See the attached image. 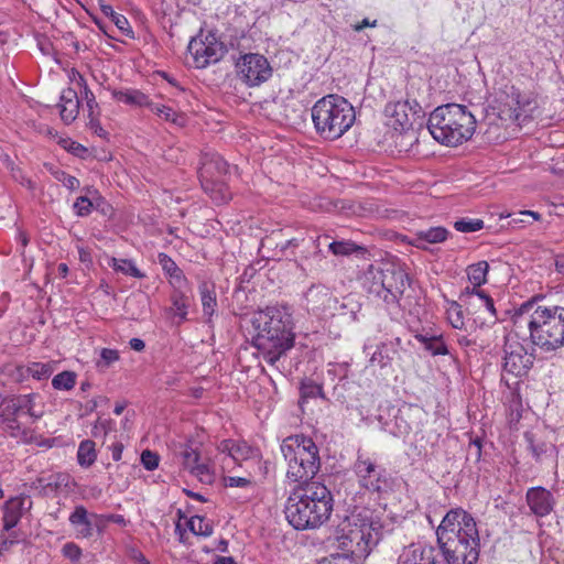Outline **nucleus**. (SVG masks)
Listing matches in <instances>:
<instances>
[{
    "mask_svg": "<svg viewBox=\"0 0 564 564\" xmlns=\"http://www.w3.org/2000/svg\"><path fill=\"white\" fill-rule=\"evenodd\" d=\"M438 552L446 564H475L479 557V533L471 514L449 510L436 530Z\"/></svg>",
    "mask_w": 564,
    "mask_h": 564,
    "instance_id": "nucleus-1",
    "label": "nucleus"
},
{
    "mask_svg": "<svg viewBox=\"0 0 564 564\" xmlns=\"http://www.w3.org/2000/svg\"><path fill=\"white\" fill-rule=\"evenodd\" d=\"M514 318L516 323H527L530 340L541 352L553 355L564 347L563 306H543L528 301L518 308Z\"/></svg>",
    "mask_w": 564,
    "mask_h": 564,
    "instance_id": "nucleus-2",
    "label": "nucleus"
},
{
    "mask_svg": "<svg viewBox=\"0 0 564 564\" xmlns=\"http://www.w3.org/2000/svg\"><path fill=\"white\" fill-rule=\"evenodd\" d=\"M253 325L257 335L254 346L264 360L274 365L294 344L293 317L288 306H270L258 313Z\"/></svg>",
    "mask_w": 564,
    "mask_h": 564,
    "instance_id": "nucleus-3",
    "label": "nucleus"
},
{
    "mask_svg": "<svg viewBox=\"0 0 564 564\" xmlns=\"http://www.w3.org/2000/svg\"><path fill=\"white\" fill-rule=\"evenodd\" d=\"M333 511L330 491L321 482L306 484L293 490L285 503L284 513L296 530L321 527Z\"/></svg>",
    "mask_w": 564,
    "mask_h": 564,
    "instance_id": "nucleus-4",
    "label": "nucleus"
},
{
    "mask_svg": "<svg viewBox=\"0 0 564 564\" xmlns=\"http://www.w3.org/2000/svg\"><path fill=\"white\" fill-rule=\"evenodd\" d=\"M338 546L356 557H366L382 536V524L369 509L354 510L337 525Z\"/></svg>",
    "mask_w": 564,
    "mask_h": 564,
    "instance_id": "nucleus-5",
    "label": "nucleus"
},
{
    "mask_svg": "<svg viewBox=\"0 0 564 564\" xmlns=\"http://www.w3.org/2000/svg\"><path fill=\"white\" fill-rule=\"evenodd\" d=\"M427 129L438 143L457 147L473 137L476 130V119L466 106L447 104L431 112Z\"/></svg>",
    "mask_w": 564,
    "mask_h": 564,
    "instance_id": "nucleus-6",
    "label": "nucleus"
},
{
    "mask_svg": "<svg viewBox=\"0 0 564 564\" xmlns=\"http://www.w3.org/2000/svg\"><path fill=\"white\" fill-rule=\"evenodd\" d=\"M311 115L315 131L325 140H336L344 135L356 119L352 105L339 95H327L318 99Z\"/></svg>",
    "mask_w": 564,
    "mask_h": 564,
    "instance_id": "nucleus-7",
    "label": "nucleus"
},
{
    "mask_svg": "<svg viewBox=\"0 0 564 564\" xmlns=\"http://www.w3.org/2000/svg\"><path fill=\"white\" fill-rule=\"evenodd\" d=\"M280 448L288 464V479L310 484L321 467L319 453L314 441L304 435H291L283 440Z\"/></svg>",
    "mask_w": 564,
    "mask_h": 564,
    "instance_id": "nucleus-8",
    "label": "nucleus"
},
{
    "mask_svg": "<svg viewBox=\"0 0 564 564\" xmlns=\"http://www.w3.org/2000/svg\"><path fill=\"white\" fill-rule=\"evenodd\" d=\"M409 284L408 273L400 265L389 262L371 264L365 274L368 293L387 304L402 306V295Z\"/></svg>",
    "mask_w": 564,
    "mask_h": 564,
    "instance_id": "nucleus-9",
    "label": "nucleus"
},
{
    "mask_svg": "<svg viewBox=\"0 0 564 564\" xmlns=\"http://www.w3.org/2000/svg\"><path fill=\"white\" fill-rule=\"evenodd\" d=\"M354 473L358 485L368 492L377 494L379 498L393 490L394 481L387 469L366 453H357Z\"/></svg>",
    "mask_w": 564,
    "mask_h": 564,
    "instance_id": "nucleus-10",
    "label": "nucleus"
},
{
    "mask_svg": "<svg viewBox=\"0 0 564 564\" xmlns=\"http://www.w3.org/2000/svg\"><path fill=\"white\" fill-rule=\"evenodd\" d=\"M228 169L229 165L219 154L210 151L203 153L198 175L203 188L210 194L214 200L225 202L229 197V194L223 192L221 181Z\"/></svg>",
    "mask_w": 564,
    "mask_h": 564,
    "instance_id": "nucleus-11",
    "label": "nucleus"
},
{
    "mask_svg": "<svg viewBox=\"0 0 564 564\" xmlns=\"http://www.w3.org/2000/svg\"><path fill=\"white\" fill-rule=\"evenodd\" d=\"M237 77L248 87H258L269 80L273 69L268 58L259 53L240 55L235 64Z\"/></svg>",
    "mask_w": 564,
    "mask_h": 564,
    "instance_id": "nucleus-12",
    "label": "nucleus"
},
{
    "mask_svg": "<svg viewBox=\"0 0 564 564\" xmlns=\"http://www.w3.org/2000/svg\"><path fill=\"white\" fill-rule=\"evenodd\" d=\"M389 415L392 416L391 420H384L383 415H378L381 430L395 437H405L419 427L422 409L416 405L404 404L399 409L392 408Z\"/></svg>",
    "mask_w": 564,
    "mask_h": 564,
    "instance_id": "nucleus-13",
    "label": "nucleus"
},
{
    "mask_svg": "<svg viewBox=\"0 0 564 564\" xmlns=\"http://www.w3.org/2000/svg\"><path fill=\"white\" fill-rule=\"evenodd\" d=\"M503 372L514 378L525 376L533 366L534 355L529 354L522 343L514 337H507L503 347Z\"/></svg>",
    "mask_w": 564,
    "mask_h": 564,
    "instance_id": "nucleus-14",
    "label": "nucleus"
},
{
    "mask_svg": "<svg viewBox=\"0 0 564 564\" xmlns=\"http://www.w3.org/2000/svg\"><path fill=\"white\" fill-rule=\"evenodd\" d=\"M422 107L415 100H399L387 104L384 115L387 126L400 133H406L412 129L413 121L420 117Z\"/></svg>",
    "mask_w": 564,
    "mask_h": 564,
    "instance_id": "nucleus-15",
    "label": "nucleus"
},
{
    "mask_svg": "<svg viewBox=\"0 0 564 564\" xmlns=\"http://www.w3.org/2000/svg\"><path fill=\"white\" fill-rule=\"evenodd\" d=\"M188 52L197 68H205L217 63L225 53L223 43L218 42L212 34L205 39H192L188 44Z\"/></svg>",
    "mask_w": 564,
    "mask_h": 564,
    "instance_id": "nucleus-16",
    "label": "nucleus"
},
{
    "mask_svg": "<svg viewBox=\"0 0 564 564\" xmlns=\"http://www.w3.org/2000/svg\"><path fill=\"white\" fill-rule=\"evenodd\" d=\"M508 109H501L500 116L505 120L522 123L531 118V113L535 108V102L528 96L521 94L512 87L508 101Z\"/></svg>",
    "mask_w": 564,
    "mask_h": 564,
    "instance_id": "nucleus-17",
    "label": "nucleus"
},
{
    "mask_svg": "<svg viewBox=\"0 0 564 564\" xmlns=\"http://www.w3.org/2000/svg\"><path fill=\"white\" fill-rule=\"evenodd\" d=\"M217 449L219 453L227 455L238 466H241L243 462L260 457L259 449L242 440H223L218 444Z\"/></svg>",
    "mask_w": 564,
    "mask_h": 564,
    "instance_id": "nucleus-18",
    "label": "nucleus"
},
{
    "mask_svg": "<svg viewBox=\"0 0 564 564\" xmlns=\"http://www.w3.org/2000/svg\"><path fill=\"white\" fill-rule=\"evenodd\" d=\"M189 286L173 289L170 294L171 305L164 308L165 316L174 324L180 325L187 319L192 303Z\"/></svg>",
    "mask_w": 564,
    "mask_h": 564,
    "instance_id": "nucleus-19",
    "label": "nucleus"
},
{
    "mask_svg": "<svg viewBox=\"0 0 564 564\" xmlns=\"http://www.w3.org/2000/svg\"><path fill=\"white\" fill-rule=\"evenodd\" d=\"M440 552L432 545L410 544L399 555L398 564H442L437 560Z\"/></svg>",
    "mask_w": 564,
    "mask_h": 564,
    "instance_id": "nucleus-20",
    "label": "nucleus"
},
{
    "mask_svg": "<svg viewBox=\"0 0 564 564\" xmlns=\"http://www.w3.org/2000/svg\"><path fill=\"white\" fill-rule=\"evenodd\" d=\"M525 500L531 512L539 518L549 516L555 506L554 496L543 487L528 489Z\"/></svg>",
    "mask_w": 564,
    "mask_h": 564,
    "instance_id": "nucleus-21",
    "label": "nucleus"
},
{
    "mask_svg": "<svg viewBox=\"0 0 564 564\" xmlns=\"http://www.w3.org/2000/svg\"><path fill=\"white\" fill-rule=\"evenodd\" d=\"M21 416L6 401L0 403V427L11 437L28 442V432L19 421Z\"/></svg>",
    "mask_w": 564,
    "mask_h": 564,
    "instance_id": "nucleus-22",
    "label": "nucleus"
},
{
    "mask_svg": "<svg viewBox=\"0 0 564 564\" xmlns=\"http://www.w3.org/2000/svg\"><path fill=\"white\" fill-rule=\"evenodd\" d=\"M32 506L29 497H14L9 499L3 507V530L11 531L20 521L21 517Z\"/></svg>",
    "mask_w": 564,
    "mask_h": 564,
    "instance_id": "nucleus-23",
    "label": "nucleus"
},
{
    "mask_svg": "<svg viewBox=\"0 0 564 564\" xmlns=\"http://www.w3.org/2000/svg\"><path fill=\"white\" fill-rule=\"evenodd\" d=\"M58 107L62 120L66 124L72 123L77 118L79 111V98L77 93L73 88L64 89L59 98Z\"/></svg>",
    "mask_w": 564,
    "mask_h": 564,
    "instance_id": "nucleus-24",
    "label": "nucleus"
},
{
    "mask_svg": "<svg viewBox=\"0 0 564 564\" xmlns=\"http://www.w3.org/2000/svg\"><path fill=\"white\" fill-rule=\"evenodd\" d=\"M448 235L449 231L444 227H431L416 231L411 243L419 249L427 250L429 245L444 242Z\"/></svg>",
    "mask_w": 564,
    "mask_h": 564,
    "instance_id": "nucleus-25",
    "label": "nucleus"
},
{
    "mask_svg": "<svg viewBox=\"0 0 564 564\" xmlns=\"http://www.w3.org/2000/svg\"><path fill=\"white\" fill-rule=\"evenodd\" d=\"M159 264L165 274L170 276V284L173 289L188 286L187 279L177 264L165 253H159Z\"/></svg>",
    "mask_w": 564,
    "mask_h": 564,
    "instance_id": "nucleus-26",
    "label": "nucleus"
},
{
    "mask_svg": "<svg viewBox=\"0 0 564 564\" xmlns=\"http://www.w3.org/2000/svg\"><path fill=\"white\" fill-rule=\"evenodd\" d=\"M39 398L36 393L21 394L6 401L11 405L20 415H29L34 420L42 416V412L35 411V400Z\"/></svg>",
    "mask_w": 564,
    "mask_h": 564,
    "instance_id": "nucleus-27",
    "label": "nucleus"
},
{
    "mask_svg": "<svg viewBox=\"0 0 564 564\" xmlns=\"http://www.w3.org/2000/svg\"><path fill=\"white\" fill-rule=\"evenodd\" d=\"M69 523L76 529L77 535L89 538L93 535V522L84 506L75 507L69 516Z\"/></svg>",
    "mask_w": 564,
    "mask_h": 564,
    "instance_id": "nucleus-28",
    "label": "nucleus"
},
{
    "mask_svg": "<svg viewBox=\"0 0 564 564\" xmlns=\"http://www.w3.org/2000/svg\"><path fill=\"white\" fill-rule=\"evenodd\" d=\"M476 299L480 305L490 314L492 319H496V308L494 300L480 289H470L469 286L460 293L459 300L464 304H471V300Z\"/></svg>",
    "mask_w": 564,
    "mask_h": 564,
    "instance_id": "nucleus-29",
    "label": "nucleus"
},
{
    "mask_svg": "<svg viewBox=\"0 0 564 564\" xmlns=\"http://www.w3.org/2000/svg\"><path fill=\"white\" fill-rule=\"evenodd\" d=\"M199 295L204 316L210 321L217 308V296L214 286L207 282H203L199 285Z\"/></svg>",
    "mask_w": 564,
    "mask_h": 564,
    "instance_id": "nucleus-30",
    "label": "nucleus"
},
{
    "mask_svg": "<svg viewBox=\"0 0 564 564\" xmlns=\"http://www.w3.org/2000/svg\"><path fill=\"white\" fill-rule=\"evenodd\" d=\"M147 108H149L160 119L172 122L178 127H182L185 122V119L182 115L163 104L153 102L151 99H149Z\"/></svg>",
    "mask_w": 564,
    "mask_h": 564,
    "instance_id": "nucleus-31",
    "label": "nucleus"
},
{
    "mask_svg": "<svg viewBox=\"0 0 564 564\" xmlns=\"http://www.w3.org/2000/svg\"><path fill=\"white\" fill-rule=\"evenodd\" d=\"M112 97L120 102L137 107H147L149 97L138 89L112 90Z\"/></svg>",
    "mask_w": 564,
    "mask_h": 564,
    "instance_id": "nucleus-32",
    "label": "nucleus"
},
{
    "mask_svg": "<svg viewBox=\"0 0 564 564\" xmlns=\"http://www.w3.org/2000/svg\"><path fill=\"white\" fill-rule=\"evenodd\" d=\"M108 265L111 267L116 272H120L124 275L133 276L137 279H143L145 275L130 259H118L115 257L109 258Z\"/></svg>",
    "mask_w": 564,
    "mask_h": 564,
    "instance_id": "nucleus-33",
    "label": "nucleus"
},
{
    "mask_svg": "<svg viewBox=\"0 0 564 564\" xmlns=\"http://www.w3.org/2000/svg\"><path fill=\"white\" fill-rule=\"evenodd\" d=\"M97 459L95 442L85 440L79 443L77 451V462L84 468L90 467Z\"/></svg>",
    "mask_w": 564,
    "mask_h": 564,
    "instance_id": "nucleus-34",
    "label": "nucleus"
},
{
    "mask_svg": "<svg viewBox=\"0 0 564 564\" xmlns=\"http://www.w3.org/2000/svg\"><path fill=\"white\" fill-rule=\"evenodd\" d=\"M489 264L486 261H479L467 268V276L469 282L473 284L471 289H479L487 282V273Z\"/></svg>",
    "mask_w": 564,
    "mask_h": 564,
    "instance_id": "nucleus-35",
    "label": "nucleus"
},
{
    "mask_svg": "<svg viewBox=\"0 0 564 564\" xmlns=\"http://www.w3.org/2000/svg\"><path fill=\"white\" fill-rule=\"evenodd\" d=\"M415 339H417L423 347L430 351L433 356L437 355H447L448 350L444 341L441 339V337L437 336H431L423 334H416Z\"/></svg>",
    "mask_w": 564,
    "mask_h": 564,
    "instance_id": "nucleus-36",
    "label": "nucleus"
},
{
    "mask_svg": "<svg viewBox=\"0 0 564 564\" xmlns=\"http://www.w3.org/2000/svg\"><path fill=\"white\" fill-rule=\"evenodd\" d=\"M100 9L106 17L111 19V21L122 33L130 37H133V31L130 26L128 19L123 14L117 13L109 4H101Z\"/></svg>",
    "mask_w": 564,
    "mask_h": 564,
    "instance_id": "nucleus-37",
    "label": "nucleus"
},
{
    "mask_svg": "<svg viewBox=\"0 0 564 564\" xmlns=\"http://www.w3.org/2000/svg\"><path fill=\"white\" fill-rule=\"evenodd\" d=\"M187 527L193 534L204 538L210 536L214 531L212 522L200 516L192 517L187 521Z\"/></svg>",
    "mask_w": 564,
    "mask_h": 564,
    "instance_id": "nucleus-38",
    "label": "nucleus"
},
{
    "mask_svg": "<svg viewBox=\"0 0 564 564\" xmlns=\"http://www.w3.org/2000/svg\"><path fill=\"white\" fill-rule=\"evenodd\" d=\"M77 376L74 371H62L52 379V387L59 391H69L76 384Z\"/></svg>",
    "mask_w": 564,
    "mask_h": 564,
    "instance_id": "nucleus-39",
    "label": "nucleus"
},
{
    "mask_svg": "<svg viewBox=\"0 0 564 564\" xmlns=\"http://www.w3.org/2000/svg\"><path fill=\"white\" fill-rule=\"evenodd\" d=\"M446 315L449 324L456 329L465 327L464 313L462 305L457 302H451L446 310Z\"/></svg>",
    "mask_w": 564,
    "mask_h": 564,
    "instance_id": "nucleus-40",
    "label": "nucleus"
},
{
    "mask_svg": "<svg viewBox=\"0 0 564 564\" xmlns=\"http://www.w3.org/2000/svg\"><path fill=\"white\" fill-rule=\"evenodd\" d=\"M307 304H312L313 307H317L324 303L325 299L328 297V292L323 285L313 284L304 294Z\"/></svg>",
    "mask_w": 564,
    "mask_h": 564,
    "instance_id": "nucleus-41",
    "label": "nucleus"
},
{
    "mask_svg": "<svg viewBox=\"0 0 564 564\" xmlns=\"http://www.w3.org/2000/svg\"><path fill=\"white\" fill-rule=\"evenodd\" d=\"M53 371L54 368L50 362H32L28 367V373L36 380H44L50 378Z\"/></svg>",
    "mask_w": 564,
    "mask_h": 564,
    "instance_id": "nucleus-42",
    "label": "nucleus"
},
{
    "mask_svg": "<svg viewBox=\"0 0 564 564\" xmlns=\"http://www.w3.org/2000/svg\"><path fill=\"white\" fill-rule=\"evenodd\" d=\"M48 171L54 176V178L61 182L66 188L72 191L78 188L79 181L75 176L69 175L65 171L53 165L48 166Z\"/></svg>",
    "mask_w": 564,
    "mask_h": 564,
    "instance_id": "nucleus-43",
    "label": "nucleus"
},
{
    "mask_svg": "<svg viewBox=\"0 0 564 564\" xmlns=\"http://www.w3.org/2000/svg\"><path fill=\"white\" fill-rule=\"evenodd\" d=\"M191 474L204 484H212L214 481V471L207 463L199 462L195 467H193Z\"/></svg>",
    "mask_w": 564,
    "mask_h": 564,
    "instance_id": "nucleus-44",
    "label": "nucleus"
},
{
    "mask_svg": "<svg viewBox=\"0 0 564 564\" xmlns=\"http://www.w3.org/2000/svg\"><path fill=\"white\" fill-rule=\"evenodd\" d=\"M82 97L86 101L88 117L90 118L89 123L91 127H95L97 124L95 110L98 109V104L96 101L95 95L87 86H85L84 91L82 93Z\"/></svg>",
    "mask_w": 564,
    "mask_h": 564,
    "instance_id": "nucleus-45",
    "label": "nucleus"
},
{
    "mask_svg": "<svg viewBox=\"0 0 564 564\" xmlns=\"http://www.w3.org/2000/svg\"><path fill=\"white\" fill-rule=\"evenodd\" d=\"M454 228L460 232H475L484 228L480 219H460L455 221Z\"/></svg>",
    "mask_w": 564,
    "mask_h": 564,
    "instance_id": "nucleus-46",
    "label": "nucleus"
},
{
    "mask_svg": "<svg viewBox=\"0 0 564 564\" xmlns=\"http://www.w3.org/2000/svg\"><path fill=\"white\" fill-rule=\"evenodd\" d=\"M322 395V387L312 380L303 381L301 384V400L313 399Z\"/></svg>",
    "mask_w": 564,
    "mask_h": 564,
    "instance_id": "nucleus-47",
    "label": "nucleus"
},
{
    "mask_svg": "<svg viewBox=\"0 0 564 564\" xmlns=\"http://www.w3.org/2000/svg\"><path fill=\"white\" fill-rule=\"evenodd\" d=\"M328 248L335 256H349L357 250V246L350 241H333Z\"/></svg>",
    "mask_w": 564,
    "mask_h": 564,
    "instance_id": "nucleus-48",
    "label": "nucleus"
},
{
    "mask_svg": "<svg viewBox=\"0 0 564 564\" xmlns=\"http://www.w3.org/2000/svg\"><path fill=\"white\" fill-rule=\"evenodd\" d=\"M183 458V466L185 469H187L189 473L199 463V455L198 453L192 448V447H185L182 453Z\"/></svg>",
    "mask_w": 564,
    "mask_h": 564,
    "instance_id": "nucleus-49",
    "label": "nucleus"
},
{
    "mask_svg": "<svg viewBox=\"0 0 564 564\" xmlns=\"http://www.w3.org/2000/svg\"><path fill=\"white\" fill-rule=\"evenodd\" d=\"M384 345L377 346L376 350L371 354L369 359L370 366H379L381 368L386 367L389 362L388 355L384 354Z\"/></svg>",
    "mask_w": 564,
    "mask_h": 564,
    "instance_id": "nucleus-50",
    "label": "nucleus"
},
{
    "mask_svg": "<svg viewBox=\"0 0 564 564\" xmlns=\"http://www.w3.org/2000/svg\"><path fill=\"white\" fill-rule=\"evenodd\" d=\"M18 543L19 539L15 532L10 533L9 535L1 534L0 556H6Z\"/></svg>",
    "mask_w": 564,
    "mask_h": 564,
    "instance_id": "nucleus-51",
    "label": "nucleus"
},
{
    "mask_svg": "<svg viewBox=\"0 0 564 564\" xmlns=\"http://www.w3.org/2000/svg\"><path fill=\"white\" fill-rule=\"evenodd\" d=\"M119 359V352L116 349L102 348L100 351L99 367H109Z\"/></svg>",
    "mask_w": 564,
    "mask_h": 564,
    "instance_id": "nucleus-52",
    "label": "nucleus"
},
{
    "mask_svg": "<svg viewBox=\"0 0 564 564\" xmlns=\"http://www.w3.org/2000/svg\"><path fill=\"white\" fill-rule=\"evenodd\" d=\"M74 209L78 216H87L91 213L93 203L86 196H80L74 203Z\"/></svg>",
    "mask_w": 564,
    "mask_h": 564,
    "instance_id": "nucleus-53",
    "label": "nucleus"
},
{
    "mask_svg": "<svg viewBox=\"0 0 564 564\" xmlns=\"http://www.w3.org/2000/svg\"><path fill=\"white\" fill-rule=\"evenodd\" d=\"M141 463L147 470H154L159 466V456L149 449L143 451Z\"/></svg>",
    "mask_w": 564,
    "mask_h": 564,
    "instance_id": "nucleus-54",
    "label": "nucleus"
},
{
    "mask_svg": "<svg viewBox=\"0 0 564 564\" xmlns=\"http://www.w3.org/2000/svg\"><path fill=\"white\" fill-rule=\"evenodd\" d=\"M112 422L110 420L98 419L93 426L91 435L94 437H105L109 430H111Z\"/></svg>",
    "mask_w": 564,
    "mask_h": 564,
    "instance_id": "nucleus-55",
    "label": "nucleus"
},
{
    "mask_svg": "<svg viewBox=\"0 0 564 564\" xmlns=\"http://www.w3.org/2000/svg\"><path fill=\"white\" fill-rule=\"evenodd\" d=\"M63 554L72 561H77L82 555V550L75 543L69 542L63 546Z\"/></svg>",
    "mask_w": 564,
    "mask_h": 564,
    "instance_id": "nucleus-56",
    "label": "nucleus"
},
{
    "mask_svg": "<svg viewBox=\"0 0 564 564\" xmlns=\"http://www.w3.org/2000/svg\"><path fill=\"white\" fill-rule=\"evenodd\" d=\"M224 481L226 487L245 488L251 485V480L245 477H225Z\"/></svg>",
    "mask_w": 564,
    "mask_h": 564,
    "instance_id": "nucleus-57",
    "label": "nucleus"
},
{
    "mask_svg": "<svg viewBox=\"0 0 564 564\" xmlns=\"http://www.w3.org/2000/svg\"><path fill=\"white\" fill-rule=\"evenodd\" d=\"M525 217H532L534 220H539L540 219V214L536 213V212H532V210H523V212H520L517 217H513L510 221V224H520V223H527V220L524 219Z\"/></svg>",
    "mask_w": 564,
    "mask_h": 564,
    "instance_id": "nucleus-58",
    "label": "nucleus"
},
{
    "mask_svg": "<svg viewBox=\"0 0 564 564\" xmlns=\"http://www.w3.org/2000/svg\"><path fill=\"white\" fill-rule=\"evenodd\" d=\"M528 440L530 443V449L536 459L547 452V445L545 443L534 444L532 438L528 437Z\"/></svg>",
    "mask_w": 564,
    "mask_h": 564,
    "instance_id": "nucleus-59",
    "label": "nucleus"
},
{
    "mask_svg": "<svg viewBox=\"0 0 564 564\" xmlns=\"http://www.w3.org/2000/svg\"><path fill=\"white\" fill-rule=\"evenodd\" d=\"M122 451H123V445L121 443H115L111 446L112 459L116 460V462L120 460L121 456H122Z\"/></svg>",
    "mask_w": 564,
    "mask_h": 564,
    "instance_id": "nucleus-60",
    "label": "nucleus"
},
{
    "mask_svg": "<svg viewBox=\"0 0 564 564\" xmlns=\"http://www.w3.org/2000/svg\"><path fill=\"white\" fill-rule=\"evenodd\" d=\"M377 25V20L370 21L369 19H364L360 23L354 25V30L360 32L365 28H375Z\"/></svg>",
    "mask_w": 564,
    "mask_h": 564,
    "instance_id": "nucleus-61",
    "label": "nucleus"
},
{
    "mask_svg": "<svg viewBox=\"0 0 564 564\" xmlns=\"http://www.w3.org/2000/svg\"><path fill=\"white\" fill-rule=\"evenodd\" d=\"M129 345H130V348L135 350V351H142L145 347V344L142 339L140 338H132L130 341H129Z\"/></svg>",
    "mask_w": 564,
    "mask_h": 564,
    "instance_id": "nucleus-62",
    "label": "nucleus"
},
{
    "mask_svg": "<svg viewBox=\"0 0 564 564\" xmlns=\"http://www.w3.org/2000/svg\"><path fill=\"white\" fill-rule=\"evenodd\" d=\"M213 564H237L231 556H217Z\"/></svg>",
    "mask_w": 564,
    "mask_h": 564,
    "instance_id": "nucleus-63",
    "label": "nucleus"
},
{
    "mask_svg": "<svg viewBox=\"0 0 564 564\" xmlns=\"http://www.w3.org/2000/svg\"><path fill=\"white\" fill-rule=\"evenodd\" d=\"M555 269L558 273L564 274V254L555 258Z\"/></svg>",
    "mask_w": 564,
    "mask_h": 564,
    "instance_id": "nucleus-64",
    "label": "nucleus"
}]
</instances>
